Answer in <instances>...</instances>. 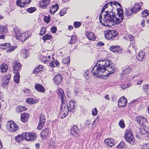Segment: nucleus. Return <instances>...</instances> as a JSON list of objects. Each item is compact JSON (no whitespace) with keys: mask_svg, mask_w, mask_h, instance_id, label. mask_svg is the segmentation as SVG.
<instances>
[{"mask_svg":"<svg viewBox=\"0 0 149 149\" xmlns=\"http://www.w3.org/2000/svg\"><path fill=\"white\" fill-rule=\"evenodd\" d=\"M118 125L122 128H124L125 127L124 122L123 119L121 120L118 123Z\"/></svg>","mask_w":149,"mask_h":149,"instance_id":"obj_44","label":"nucleus"},{"mask_svg":"<svg viewBox=\"0 0 149 149\" xmlns=\"http://www.w3.org/2000/svg\"><path fill=\"white\" fill-rule=\"evenodd\" d=\"M11 75L10 74L6 75L3 77L2 83L4 85H7L9 82V80L11 78Z\"/></svg>","mask_w":149,"mask_h":149,"instance_id":"obj_20","label":"nucleus"},{"mask_svg":"<svg viewBox=\"0 0 149 149\" xmlns=\"http://www.w3.org/2000/svg\"><path fill=\"white\" fill-rule=\"evenodd\" d=\"M139 10L134 11V10H126L125 14L127 16H131L133 13L136 14Z\"/></svg>","mask_w":149,"mask_h":149,"instance_id":"obj_30","label":"nucleus"},{"mask_svg":"<svg viewBox=\"0 0 149 149\" xmlns=\"http://www.w3.org/2000/svg\"><path fill=\"white\" fill-rule=\"evenodd\" d=\"M62 79V77L61 76L60 74H58L55 76L54 79V82L57 85H58L60 83Z\"/></svg>","mask_w":149,"mask_h":149,"instance_id":"obj_21","label":"nucleus"},{"mask_svg":"<svg viewBox=\"0 0 149 149\" xmlns=\"http://www.w3.org/2000/svg\"><path fill=\"white\" fill-rule=\"evenodd\" d=\"M117 13H114L112 11L105 12L106 14L104 15L103 19L104 23H102L101 19L102 18L101 14L99 17L100 22L105 26H112L115 24H118L123 19V10H117Z\"/></svg>","mask_w":149,"mask_h":149,"instance_id":"obj_2","label":"nucleus"},{"mask_svg":"<svg viewBox=\"0 0 149 149\" xmlns=\"http://www.w3.org/2000/svg\"><path fill=\"white\" fill-rule=\"evenodd\" d=\"M79 131L77 126H74L71 129L70 132L73 135H75L78 134Z\"/></svg>","mask_w":149,"mask_h":149,"instance_id":"obj_27","label":"nucleus"},{"mask_svg":"<svg viewBox=\"0 0 149 149\" xmlns=\"http://www.w3.org/2000/svg\"><path fill=\"white\" fill-rule=\"evenodd\" d=\"M37 68L40 70V71H41L42 70V69L43 68V66L41 65H39V66H38Z\"/></svg>","mask_w":149,"mask_h":149,"instance_id":"obj_64","label":"nucleus"},{"mask_svg":"<svg viewBox=\"0 0 149 149\" xmlns=\"http://www.w3.org/2000/svg\"><path fill=\"white\" fill-rule=\"evenodd\" d=\"M47 57H48V58H50V56H44V57H43V61H44V62L46 63V61H48V58H47Z\"/></svg>","mask_w":149,"mask_h":149,"instance_id":"obj_59","label":"nucleus"},{"mask_svg":"<svg viewBox=\"0 0 149 149\" xmlns=\"http://www.w3.org/2000/svg\"><path fill=\"white\" fill-rule=\"evenodd\" d=\"M143 80L141 79H139L137 82L136 85L140 84L143 82Z\"/></svg>","mask_w":149,"mask_h":149,"instance_id":"obj_62","label":"nucleus"},{"mask_svg":"<svg viewBox=\"0 0 149 149\" xmlns=\"http://www.w3.org/2000/svg\"><path fill=\"white\" fill-rule=\"evenodd\" d=\"M21 64L18 62L14 63L13 69L14 73H18L21 70Z\"/></svg>","mask_w":149,"mask_h":149,"instance_id":"obj_16","label":"nucleus"},{"mask_svg":"<svg viewBox=\"0 0 149 149\" xmlns=\"http://www.w3.org/2000/svg\"><path fill=\"white\" fill-rule=\"evenodd\" d=\"M145 55V52L143 51H140L138 54L137 56V59L141 61H143Z\"/></svg>","mask_w":149,"mask_h":149,"instance_id":"obj_22","label":"nucleus"},{"mask_svg":"<svg viewBox=\"0 0 149 149\" xmlns=\"http://www.w3.org/2000/svg\"><path fill=\"white\" fill-rule=\"evenodd\" d=\"M66 13V10H61L59 13L60 16H63Z\"/></svg>","mask_w":149,"mask_h":149,"instance_id":"obj_56","label":"nucleus"},{"mask_svg":"<svg viewBox=\"0 0 149 149\" xmlns=\"http://www.w3.org/2000/svg\"><path fill=\"white\" fill-rule=\"evenodd\" d=\"M104 142L106 145H108L110 147L113 146L114 144V141L112 139L109 138L106 139L104 140Z\"/></svg>","mask_w":149,"mask_h":149,"instance_id":"obj_23","label":"nucleus"},{"mask_svg":"<svg viewBox=\"0 0 149 149\" xmlns=\"http://www.w3.org/2000/svg\"><path fill=\"white\" fill-rule=\"evenodd\" d=\"M40 71V70L38 69L37 68H36V69L34 70L33 71V73L34 74H36V73Z\"/></svg>","mask_w":149,"mask_h":149,"instance_id":"obj_63","label":"nucleus"},{"mask_svg":"<svg viewBox=\"0 0 149 149\" xmlns=\"http://www.w3.org/2000/svg\"><path fill=\"white\" fill-rule=\"evenodd\" d=\"M15 75L14 77V80L17 84H18L20 78V75L19 72L15 73Z\"/></svg>","mask_w":149,"mask_h":149,"instance_id":"obj_33","label":"nucleus"},{"mask_svg":"<svg viewBox=\"0 0 149 149\" xmlns=\"http://www.w3.org/2000/svg\"><path fill=\"white\" fill-rule=\"evenodd\" d=\"M99 119L100 118L99 117H97L92 123V125H93L94 124H96V123L98 122Z\"/></svg>","mask_w":149,"mask_h":149,"instance_id":"obj_61","label":"nucleus"},{"mask_svg":"<svg viewBox=\"0 0 149 149\" xmlns=\"http://www.w3.org/2000/svg\"><path fill=\"white\" fill-rule=\"evenodd\" d=\"M31 35V33L30 31H28L22 33L18 31L15 34L16 38L17 39L24 42Z\"/></svg>","mask_w":149,"mask_h":149,"instance_id":"obj_3","label":"nucleus"},{"mask_svg":"<svg viewBox=\"0 0 149 149\" xmlns=\"http://www.w3.org/2000/svg\"><path fill=\"white\" fill-rule=\"evenodd\" d=\"M124 138L127 142L131 144H134L135 139L131 130H127L125 132Z\"/></svg>","mask_w":149,"mask_h":149,"instance_id":"obj_5","label":"nucleus"},{"mask_svg":"<svg viewBox=\"0 0 149 149\" xmlns=\"http://www.w3.org/2000/svg\"><path fill=\"white\" fill-rule=\"evenodd\" d=\"M75 101L73 100H72L69 102V111L73 112L75 109Z\"/></svg>","mask_w":149,"mask_h":149,"instance_id":"obj_19","label":"nucleus"},{"mask_svg":"<svg viewBox=\"0 0 149 149\" xmlns=\"http://www.w3.org/2000/svg\"><path fill=\"white\" fill-rule=\"evenodd\" d=\"M59 63L57 60H55L54 61H52L49 63V65L52 67H55L58 66L59 65Z\"/></svg>","mask_w":149,"mask_h":149,"instance_id":"obj_32","label":"nucleus"},{"mask_svg":"<svg viewBox=\"0 0 149 149\" xmlns=\"http://www.w3.org/2000/svg\"><path fill=\"white\" fill-rule=\"evenodd\" d=\"M113 5L114 6H119L120 8H118L116 9H123L122 8L121 4L117 1L112 2L111 1L108 3H106L102 8V9H105L106 8H108V6H112Z\"/></svg>","mask_w":149,"mask_h":149,"instance_id":"obj_10","label":"nucleus"},{"mask_svg":"<svg viewBox=\"0 0 149 149\" xmlns=\"http://www.w3.org/2000/svg\"><path fill=\"white\" fill-rule=\"evenodd\" d=\"M141 149H149V143H148L143 146Z\"/></svg>","mask_w":149,"mask_h":149,"instance_id":"obj_60","label":"nucleus"},{"mask_svg":"<svg viewBox=\"0 0 149 149\" xmlns=\"http://www.w3.org/2000/svg\"><path fill=\"white\" fill-rule=\"evenodd\" d=\"M149 12L148 10H144L142 13V16L143 17H145L149 15Z\"/></svg>","mask_w":149,"mask_h":149,"instance_id":"obj_43","label":"nucleus"},{"mask_svg":"<svg viewBox=\"0 0 149 149\" xmlns=\"http://www.w3.org/2000/svg\"><path fill=\"white\" fill-rule=\"evenodd\" d=\"M118 33L114 30H108L104 32V36L107 40H110L116 37Z\"/></svg>","mask_w":149,"mask_h":149,"instance_id":"obj_6","label":"nucleus"},{"mask_svg":"<svg viewBox=\"0 0 149 149\" xmlns=\"http://www.w3.org/2000/svg\"><path fill=\"white\" fill-rule=\"evenodd\" d=\"M124 146V143L123 141H121L120 143L117 146V148H123Z\"/></svg>","mask_w":149,"mask_h":149,"instance_id":"obj_52","label":"nucleus"},{"mask_svg":"<svg viewBox=\"0 0 149 149\" xmlns=\"http://www.w3.org/2000/svg\"><path fill=\"white\" fill-rule=\"evenodd\" d=\"M131 9H141V6L138 3H136L134 5L133 8Z\"/></svg>","mask_w":149,"mask_h":149,"instance_id":"obj_47","label":"nucleus"},{"mask_svg":"<svg viewBox=\"0 0 149 149\" xmlns=\"http://www.w3.org/2000/svg\"><path fill=\"white\" fill-rule=\"evenodd\" d=\"M131 71V69L130 67H128L125 68L123 71V73L125 74H127Z\"/></svg>","mask_w":149,"mask_h":149,"instance_id":"obj_49","label":"nucleus"},{"mask_svg":"<svg viewBox=\"0 0 149 149\" xmlns=\"http://www.w3.org/2000/svg\"><path fill=\"white\" fill-rule=\"evenodd\" d=\"M51 0H42L39 4L38 6H40L42 8L45 9L49 4Z\"/></svg>","mask_w":149,"mask_h":149,"instance_id":"obj_18","label":"nucleus"},{"mask_svg":"<svg viewBox=\"0 0 149 149\" xmlns=\"http://www.w3.org/2000/svg\"><path fill=\"white\" fill-rule=\"evenodd\" d=\"M50 17L49 15L48 16H44V21L45 22H46L47 23H49L50 20Z\"/></svg>","mask_w":149,"mask_h":149,"instance_id":"obj_48","label":"nucleus"},{"mask_svg":"<svg viewBox=\"0 0 149 149\" xmlns=\"http://www.w3.org/2000/svg\"><path fill=\"white\" fill-rule=\"evenodd\" d=\"M51 8L54 9H58L59 6L58 4L56 3L55 5H52V6L51 7Z\"/></svg>","mask_w":149,"mask_h":149,"instance_id":"obj_54","label":"nucleus"},{"mask_svg":"<svg viewBox=\"0 0 149 149\" xmlns=\"http://www.w3.org/2000/svg\"><path fill=\"white\" fill-rule=\"evenodd\" d=\"M46 31V28L45 27H43L40 30V33L39 34L40 36H42L44 34L45 31Z\"/></svg>","mask_w":149,"mask_h":149,"instance_id":"obj_51","label":"nucleus"},{"mask_svg":"<svg viewBox=\"0 0 149 149\" xmlns=\"http://www.w3.org/2000/svg\"><path fill=\"white\" fill-rule=\"evenodd\" d=\"M81 23L80 22H75L74 23V27L76 28H78L81 26Z\"/></svg>","mask_w":149,"mask_h":149,"instance_id":"obj_50","label":"nucleus"},{"mask_svg":"<svg viewBox=\"0 0 149 149\" xmlns=\"http://www.w3.org/2000/svg\"><path fill=\"white\" fill-rule=\"evenodd\" d=\"M10 45L9 43L3 44L0 45V48L1 49H5L9 47Z\"/></svg>","mask_w":149,"mask_h":149,"instance_id":"obj_36","label":"nucleus"},{"mask_svg":"<svg viewBox=\"0 0 149 149\" xmlns=\"http://www.w3.org/2000/svg\"><path fill=\"white\" fill-rule=\"evenodd\" d=\"M97 113V111L96 108H95L92 111V115L95 116H96Z\"/></svg>","mask_w":149,"mask_h":149,"instance_id":"obj_58","label":"nucleus"},{"mask_svg":"<svg viewBox=\"0 0 149 149\" xmlns=\"http://www.w3.org/2000/svg\"><path fill=\"white\" fill-rule=\"evenodd\" d=\"M31 1V0H17L16 3L20 7L23 8L26 7Z\"/></svg>","mask_w":149,"mask_h":149,"instance_id":"obj_9","label":"nucleus"},{"mask_svg":"<svg viewBox=\"0 0 149 149\" xmlns=\"http://www.w3.org/2000/svg\"><path fill=\"white\" fill-rule=\"evenodd\" d=\"M28 52V50L25 49H22L21 51V54L26 55L25 57V58H26L27 57L29 56Z\"/></svg>","mask_w":149,"mask_h":149,"instance_id":"obj_42","label":"nucleus"},{"mask_svg":"<svg viewBox=\"0 0 149 149\" xmlns=\"http://www.w3.org/2000/svg\"><path fill=\"white\" fill-rule=\"evenodd\" d=\"M51 30L53 33H55L56 32L57 28L56 27L53 26L51 28Z\"/></svg>","mask_w":149,"mask_h":149,"instance_id":"obj_57","label":"nucleus"},{"mask_svg":"<svg viewBox=\"0 0 149 149\" xmlns=\"http://www.w3.org/2000/svg\"><path fill=\"white\" fill-rule=\"evenodd\" d=\"M124 39L127 40L133 41L134 39V37H133L132 35H126L123 37Z\"/></svg>","mask_w":149,"mask_h":149,"instance_id":"obj_34","label":"nucleus"},{"mask_svg":"<svg viewBox=\"0 0 149 149\" xmlns=\"http://www.w3.org/2000/svg\"><path fill=\"white\" fill-rule=\"evenodd\" d=\"M136 120L141 126L146 125L148 122V120L146 118L144 117L141 116L136 117Z\"/></svg>","mask_w":149,"mask_h":149,"instance_id":"obj_11","label":"nucleus"},{"mask_svg":"<svg viewBox=\"0 0 149 149\" xmlns=\"http://www.w3.org/2000/svg\"><path fill=\"white\" fill-rule=\"evenodd\" d=\"M149 132V127H147L146 125L141 126L140 128V132L142 135H145L148 134Z\"/></svg>","mask_w":149,"mask_h":149,"instance_id":"obj_15","label":"nucleus"},{"mask_svg":"<svg viewBox=\"0 0 149 149\" xmlns=\"http://www.w3.org/2000/svg\"><path fill=\"white\" fill-rule=\"evenodd\" d=\"M86 35L88 39L90 40H94L95 39V36L92 32L87 33Z\"/></svg>","mask_w":149,"mask_h":149,"instance_id":"obj_31","label":"nucleus"},{"mask_svg":"<svg viewBox=\"0 0 149 149\" xmlns=\"http://www.w3.org/2000/svg\"><path fill=\"white\" fill-rule=\"evenodd\" d=\"M16 47L15 46H13L10 48H9L7 49L6 52H10L13 51L16 48Z\"/></svg>","mask_w":149,"mask_h":149,"instance_id":"obj_53","label":"nucleus"},{"mask_svg":"<svg viewBox=\"0 0 149 149\" xmlns=\"http://www.w3.org/2000/svg\"><path fill=\"white\" fill-rule=\"evenodd\" d=\"M25 133H23L22 135H19L15 137V140L18 142H22L23 139H24V135Z\"/></svg>","mask_w":149,"mask_h":149,"instance_id":"obj_28","label":"nucleus"},{"mask_svg":"<svg viewBox=\"0 0 149 149\" xmlns=\"http://www.w3.org/2000/svg\"><path fill=\"white\" fill-rule=\"evenodd\" d=\"M26 102L29 104H33L34 103V100L32 98H29L26 100Z\"/></svg>","mask_w":149,"mask_h":149,"instance_id":"obj_46","label":"nucleus"},{"mask_svg":"<svg viewBox=\"0 0 149 149\" xmlns=\"http://www.w3.org/2000/svg\"><path fill=\"white\" fill-rule=\"evenodd\" d=\"M62 61L63 63L65 64H69L70 62V57L68 56L67 58H63Z\"/></svg>","mask_w":149,"mask_h":149,"instance_id":"obj_45","label":"nucleus"},{"mask_svg":"<svg viewBox=\"0 0 149 149\" xmlns=\"http://www.w3.org/2000/svg\"><path fill=\"white\" fill-rule=\"evenodd\" d=\"M131 86L132 84H129L125 85V86H121L120 87L123 89H124L127 88H129L131 87Z\"/></svg>","mask_w":149,"mask_h":149,"instance_id":"obj_55","label":"nucleus"},{"mask_svg":"<svg viewBox=\"0 0 149 149\" xmlns=\"http://www.w3.org/2000/svg\"><path fill=\"white\" fill-rule=\"evenodd\" d=\"M7 66L5 64H2L0 66L1 71L3 72H5L7 70Z\"/></svg>","mask_w":149,"mask_h":149,"instance_id":"obj_41","label":"nucleus"},{"mask_svg":"<svg viewBox=\"0 0 149 149\" xmlns=\"http://www.w3.org/2000/svg\"><path fill=\"white\" fill-rule=\"evenodd\" d=\"M49 129L46 128L43 130L41 133V136L43 140L46 139L49 134Z\"/></svg>","mask_w":149,"mask_h":149,"instance_id":"obj_17","label":"nucleus"},{"mask_svg":"<svg viewBox=\"0 0 149 149\" xmlns=\"http://www.w3.org/2000/svg\"><path fill=\"white\" fill-rule=\"evenodd\" d=\"M36 10H20V12L23 14H27L28 13H32L34 12Z\"/></svg>","mask_w":149,"mask_h":149,"instance_id":"obj_38","label":"nucleus"},{"mask_svg":"<svg viewBox=\"0 0 149 149\" xmlns=\"http://www.w3.org/2000/svg\"><path fill=\"white\" fill-rule=\"evenodd\" d=\"M77 36L76 35L73 36L71 39L70 41V44H74L77 40Z\"/></svg>","mask_w":149,"mask_h":149,"instance_id":"obj_39","label":"nucleus"},{"mask_svg":"<svg viewBox=\"0 0 149 149\" xmlns=\"http://www.w3.org/2000/svg\"><path fill=\"white\" fill-rule=\"evenodd\" d=\"M52 37L49 34H47L44 36L42 38V39L45 41L46 40H50L52 38Z\"/></svg>","mask_w":149,"mask_h":149,"instance_id":"obj_40","label":"nucleus"},{"mask_svg":"<svg viewBox=\"0 0 149 149\" xmlns=\"http://www.w3.org/2000/svg\"><path fill=\"white\" fill-rule=\"evenodd\" d=\"M35 88L38 91L43 93L45 92L44 88L40 84H37L35 85Z\"/></svg>","mask_w":149,"mask_h":149,"instance_id":"obj_24","label":"nucleus"},{"mask_svg":"<svg viewBox=\"0 0 149 149\" xmlns=\"http://www.w3.org/2000/svg\"><path fill=\"white\" fill-rule=\"evenodd\" d=\"M27 108L21 106H18L17 108L16 111L17 112L21 113L25 110H26Z\"/></svg>","mask_w":149,"mask_h":149,"instance_id":"obj_29","label":"nucleus"},{"mask_svg":"<svg viewBox=\"0 0 149 149\" xmlns=\"http://www.w3.org/2000/svg\"><path fill=\"white\" fill-rule=\"evenodd\" d=\"M65 102H61V106L59 113V116L61 118H63L66 117L69 111L67 104H66Z\"/></svg>","mask_w":149,"mask_h":149,"instance_id":"obj_4","label":"nucleus"},{"mask_svg":"<svg viewBox=\"0 0 149 149\" xmlns=\"http://www.w3.org/2000/svg\"><path fill=\"white\" fill-rule=\"evenodd\" d=\"M115 68L110 60H99L97 61L95 65L91 71L93 76L97 77L102 75L106 76L105 73L109 72L112 74L115 72Z\"/></svg>","mask_w":149,"mask_h":149,"instance_id":"obj_1","label":"nucleus"},{"mask_svg":"<svg viewBox=\"0 0 149 149\" xmlns=\"http://www.w3.org/2000/svg\"><path fill=\"white\" fill-rule=\"evenodd\" d=\"M111 51L114 52H119L121 51V48L118 46H112L110 48Z\"/></svg>","mask_w":149,"mask_h":149,"instance_id":"obj_26","label":"nucleus"},{"mask_svg":"<svg viewBox=\"0 0 149 149\" xmlns=\"http://www.w3.org/2000/svg\"><path fill=\"white\" fill-rule=\"evenodd\" d=\"M57 95L59 97L61 98V102H65V96L62 89H59L58 90Z\"/></svg>","mask_w":149,"mask_h":149,"instance_id":"obj_14","label":"nucleus"},{"mask_svg":"<svg viewBox=\"0 0 149 149\" xmlns=\"http://www.w3.org/2000/svg\"><path fill=\"white\" fill-rule=\"evenodd\" d=\"M21 121L24 123L26 122L29 117V115L27 113H22L21 116Z\"/></svg>","mask_w":149,"mask_h":149,"instance_id":"obj_25","label":"nucleus"},{"mask_svg":"<svg viewBox=\"0 0 149 149\" xmlns=\"http://www.w3.org/2000/svg\"><path fill=\"white\" fill-rule=\"evenodd\" d=\"M24 139L28 141H34L37 139V135L34 133H25Z\"/></svg>","mask_w":149,"mask_h":149,"instance_id":"obj_7","label":"nucleus"},{"mask_svg":"<svg viewBox=\"0 0 149 149\" xmlns=\"http://www.w3.org/2000/svg\"><path fill=\"white\" fill-rule=\"evenodd\" d=\"M6 127L8 130L10 132H15L18 129V127L17 125L12 120L7 122Z\"/></svg>","mask_w":149,"mask_h":149,"instance_id":"obj_8","label":"nucleus"},{"mask_svg":"<svg viewBox=\"0 0 149 149\" xmlns=\"http://www.w3.org/2000/svg\"><path fill=\"white\" fill-rule=\"evenodd\" d=\"M7 31V27L5 26H0V33H6Z\"/></svg>","mask_w":149,"mask_h":149,"instance_id":"obj_35","label":"nucleus"},{"mask_svg":"<svg viewBox=\"0 0 149 149\" xmlns=\"http://www.w3.org/2000/svg\"><path fill=\"white\" fill-rule=\"evenodd\" d=\"M45 122V116L42 114H40V116L39 123L38 126V128L39 130H40L42 129Z\"/></svg>","mask_w":149,"mask_h":149,"instance_id":"obj_12","label":"nucleus"},{"mask_svg":"<svg viewBox=\"0 0 149 149\" xmlns=\"http://www.w3.org/2000/svg\"><path fill=\"white\" fill-rule=\"evenodd\" d=\"M144 91L147 95L149 94V84L145 85L143 86Z\"/></svg>","mask_w":149,"mask_h":149,"instance_id":"obj_37","label":"nucleus"},{"mask_svg":"<svg viewBox=\"0 0 149 149\" xmlns=\"http://www.w3.org/2000/svg\"><path fill=\"white\" fill-rule=\"evenodd\" d=\"M127 100L125 97H120L118 101V106L119 107H124L127 103Z\"/></svg>","mask_w":149,"mask_h":149,"instance_id":"obj_13","label":"nucleus"}]
</instances>
